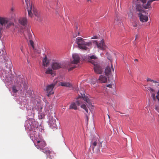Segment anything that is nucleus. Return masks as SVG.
Wrapping results in <instances>:
<instances>
[{
  "label": "nucleus",
  "mask_w": 159,
  "mask_h": 159,
  "mask_svg": "<svg viewBox=\"0 0 159 159\" xmlns=\"http://www.w3.org/2000/svg\"><path fill=\"white\" fill-rule=\"evenodd\" d=\"M34 144L36 147L40 150H42V151L47 155V158L48 159H54V154L53 152L49 150L48 148H43L46 146L45 141L41 139H38L35 137V136L32 139Z\"/></svg>",
  "instance_id": "f257e3e1"
},
{
  "label": "nucleus",
  "mask_w": 159,
  "mask_h": 159,
  "mask_svg": "<svg viewBox=\"0 0 159 159\" xmlns=\"http://www.w3.org/2000/svg\"><path fill=\"white\" fill-rule=\"evenodd\" d=\"M76 42L78 44L79 48L85 50H87L88 49L87 46H90L92 44L91 41L85 42L83 39L80 37L76 38Z\"/></svg>",
  "instance_id": "f03ea898"
},
{
  "label": "nucleus",
  "mask_w": 159,
  "mask_h": 159,
  "mask_svg": "<svg viewBox=\"0 0 159 159\" xmlns=\"http://www.w3.org/2000/svg\"><path fill=\"white\" fill-rule=\"evenodd\" d=\"M26 4L27 5V10L28 12V16L32 17L33 16L32 12L36 16H37V9L34 8V7H32V5H30L29 3V7L28 5V2H29L28 0H25Z\"/></svg>",
  "instance_id": "7ed1b4c3"
},
{
  "label": "nucleus",
  "mask_w": 159,
  "mask_h": 159,
  "mask_svg": "<svg viewBox=\"0 0 159 159\" xmlns=\"http://www.w3.org/2000/svg\"><path fill=\"white\" fill-rule=\"evenodd\" d=\"M93 65L94 70L95 73L98 74H101L102 73L103 71V68L99 64L97 63L91 62Z\"/></svg>",
  "instance_id": "20e7f679"
},
{
  "label": "nucleus",
  "mask_w": 159,
  "mask_h": 159,
  "mask_svg": "<svg viewBox=\"0 0 159 159\" xmlns=\"http://www.w3.org/2000/svg\"><path fill=\"white\" fill-rule=\"evenodd\" d=\"M102 147V143L101 142L98 143L97 141H94L91 144V147L93 152L95 151L98 152L100 151L99 148Z\"/></svg>",
  "instance_id": "39448f33"
},
{
  "label": "nucleus",
  "mask_w": 159,
  "mask_h": 159,
  "mask_svg": "<svg viewBox=\"0 0 159 159\" xmlns=\"http://www.w3.org/2000/svg\"><path fill=\"white\" fill-rule=\"evenodd\" d=\"M82 103V99H78L76 102V103L73 102L71 103L70 106V109H72L74 110H76L77 109L76 104L80 106Z\"/></svg>",
  "instance_id": "423d86ee"
},
{
  "label": "nucleus",
  "mask_w": 159,
  "mask_h": 159,
  "mask_svg": "<svg viewBox=\"0 0 159 159\" xmlns=\"http://www.w3.org/2000/svg\"><path fill=\"white\" fill-rule=\"evenodd\" d=\"M64 65L61 62H55L52 63V67L53 70L58 69L60 68H63Z\"/></svg>",
  "instance_id": "0eeeda50"
},
{
  "label": "nucleus",
  "mask_w": 159,
  "mask_h": 159,
  "mask_svg": "<svg viewBox=\"0 0 159 159\" xmlns=\"http://www.w3.org/2000/svg\"><path fill=\"white\" fill-rule=\"evenodd\" d=\"M55 85V84H52L47 86L46 90L48 93V96L49 97L50 95L54 93L52 90Z\"/></svg>",
  "instance_id": "6e6552de"
},
{
  "label": "nucleus",
  "mask_w": 159,
  "mask_h": 159,
  "mask_svg": "<svg viewBox=\"0 0 159 159\" xmlns=\"http://www.w3.org/2000/svg\"><path fill=\"white\" fill-rule=\"evenodd\" d=\"M93 43L96 45L98 48L101 50H104L106 47V45L103 39L99 43H98V41L97 40L94 41Z\"/></svg>",
  "instance_id": "1a4fd4ad"
},
{
  "label": "nucleus",
  "mask_w": 159,
  "mask_h": 159,
  "mask_svg": "<svg viewBox=\"0 0 159 159\" xmlns=\"http://www.w3.org/2000/svg\"><path fill=\"white\" fill-rule=\"evenodd\" d=\"M143 13H137L139 17L140 20L142 22H145L148 20V17L147 16L144 15Z\"/></svg>",
  "instance_id": "9d476101"
},
{
  "label": "nucleus",
  "mask_w": 159,
  "mask_h": 159,
  "mask_svg": "<svg viewBox=\"0 0 159 159\" xmlns=\"http://www.w3.org/2000/svg\"><path fill=\"white\" fill-rule=\"evenodd\" d=\"M73 61L71 62L72 64H77L80 61V58L78 54H73Z\"/></svg>",
  "instance_id": "9b49d317"
},
{
  "label": "nucleus",
  "mask_w": 159,
  "mask_h": 159,
  "mask_svg": "<svg viewBox=\"0 0 159 159\" xmlns=\"http://www.w3.org/2000/svg\"><path fill=\"white\" fill-rule=\"evenodd\" d=\"M98 80L100 83H105L107 82V78L105 76L101 75L99 76Z\"/></svg>",
  "instance_id": "f8f14e48"
},
{
  "label": "nucleus",
  "mask_w": 159,
  "mask_h": 159,
  "mask_svg": "<svg viewBox=\"0 0 159 159\" xmlns=\"http://www.w3.org/2000/svg\"><path fill=\"white\" fill-rule=\"evenodd\" d=\"M112 69V70L113 71H114V69L113 68V66L111 64V68L109 66H107V67L105 70V75H108L110 74V73L111 72V69Z\"/></svg>",
  "instance_id": "ddd939ff"
},
{
  "label": "nucleus",
  "mask_w": 159,
  "mask_h": 159,
  "mask_svg": "<svg viewBox=\"0 0 159 159\" xmlns=\"http://www.w3.org/2000/svg\"><path fill=\"white\" fill-rule=\"evenodd\" d=\"M21 87V85L20 84H17L16 86L15 85L13 86L12 87V92L14 93H17L18 90H19Z\"/></svg>",
  "instance_id": "4468645a"
},
{
  "label": "nucleus",
  "mask_w": 159,
  "mask_h": 159,
  "mask_svg": "<svg viewBox=\"0 0 159 159\" xmlns=\"http://www.w3.org/2000/svg\"><path fill=\"white\" fill-rule=\"evenodd\" d=\"M136 11L138 12V13H144L145 11L143 10L142 7L141 5L137 4L136 6Z\"/></svg>",
  "instance_id": "2eb2a0df"
},
{
  "label": "nucleus",
  "mask_w": 159,
  "mask_h": 159,
  "mask_svg": "<svg viewBox=\"0 0 159 159\" xmlns=\"http://www.w3.org/2000/svg\"><path fill=\"white\" fill-rule=\"evenodd\" d=\"M8 22L7 18L0 17V24L2 26L5 25Z\"/></svg>",
  "instance_id": "dca6fc26"
},
{
  "label": "nucleus",
  "mask_w": 159,
  "mask_h": 159,
  "mask_svg": "<svg viewBox=\"0 0 159 159\" xmlns=\"http://www.w3.org/2000/svg\"><path fill=\"white\" fill-rule=\"evenodd\" d=\"M27 19L25 17L20 18L19 20L20 23L23 25H25L27 23Z\"/></svg>",
  "instance_id": "f3484780"
},
{
  "label": "nucleus",
  "mask_w": 159,
  "mask_h": 159,
  "mask_svg": "<svg viewBox=\"0 0 159 159\" xmlns=\"http://www.w3.org/2000/svg\"><path fill=\"white\" fill-rule=\"evenodd\" d=\"M121 23V18L118 16H116L114 21V23L118 25H120Z\"/></svg>",
  "instance_id": "a211bd4d"
},
{
  "label": "nucleus",
  "mask_w": 159,
  "mask_h": 159,
  "mask_svg": "<svg viewBox=\"0 0 159 159\" xmlns=\"http://www.w3.org/2000/svg\"><path fill=\"white\" fill-rule=\"evenodd\" d=\"M156 1V0H149V1H148L147 3L146 4L144 5V6H143V7L144 8H145V9H148L150 7H151V3L154 1Z\"/></svg>",
  "instance_id": "6ab92c4d"
},
{
  "label": "nucleus",
  "mask_w": 159,
  "mask_h": 159,
  "mask_svg": "<svg viewBox=\"0 0 159 159\" xmlns=\"http://www.w3.org/2000/svg\"><path fill=\"white\" fill-rule=\"evenodd\" d=\"M51 127L53 129H57L58 126L56 124L55 120H53L52 123H51Z\"/></svg>",
  "instance_id": "aec40b11"
},
{
  "label": "nucleus",
  "mask_w": 159,
  "mask_h": 159,
  "mask_svg": "<svg viewBox=\"0 0 159 159\" xmlns=\"http://www.w3.org/2000/svg\"><path fill=\"white\" fill-rule=\"evenodd\" d=\"M60 85L62 86L65 87H72V84L69 82H61L60 84Z\"/></svg>",
  "instance_id": "412c9836"
},
{
  "label": "nucleus",
  "mask_w": 159,
  "mask_h": 159,
  "mask_svg": "<svg viewBox=\"0 0 159 159\" xmlns=\"http://www.w3.org/2000/svg\"><path fill=\"white\" fill-rule=\"evenodd\" d=\"M43 65L44 66H47L49 63V61L47 60L46 57H45L43 61Z\"/></svg>",
  "instance_id": "4be33fe9"
},
{
  "label": "nucleus",
  "mask_w": 159,
  "mask_h": 159,
  "mask_svg": "<svg viewBox=\"0 0 159 159\" xmlns=\"http://www.w3.org/2000/svg\"><path fill=\"white\" fill-rule=\"evenodd\" d=\"M45 73L47 74L52 75L53 74V71L51 68H48L46 70Z\"/></svg>",
  "instance_id": "5701e85b"
},
{
  "label": "nucleus",
  "mask_w": 159,
  "mask_h": 159,
  "mask_svg": "<svg viewBox=\"0 0 159 159\" xmlns=\"http://www.w3.org/2000/svg\"><path fill=\"white\" fill-rule=\"evenodd\" d=\"M82 97L84 99V100L87 102V103H89V99L87 97L85 96V94L84 93L83 94L81 93H80Z\"/></svg>",
  "instance_id": "b1692460"
},
{
  "label": "nucleus",
  "mask_w": 159,
  "mask_h": 159,
  "mask_svg": "<svg viewBox=\"0 0 159 159\" xmlns=\"http://www.w3.org/2000/svg\"><path fill=\"white\" fill-rule=\"evenodd\" d=\"M80 107L84 109L87 113L88 112V109L87 108L85 104H82L80 106Z\"/></svg>",
  "instance_id": "393cba45"
},
{
  "label": "nucleus",
  "mask_w": 159,
  "mask_h": 159,
  "mask_svg": "<svg viewBox=\"0 0 159 159\" xmlns=\"http://www.w3.org/2000/svg\"><path fill=\"white\" fill-rule=\"evenodd\" d=\"M128 16L129 18L130 19H133V14L131 11H129V12L128 13Z\"/></svg>",
  "instance_id": "a878e982"
},
{
  "label": "nucleus",
  "mask_w": 159,
  "mask_h": 159,
  "mask_svg": "<svg viewBox=\"0 0 159 159\" xmlns=\"http://www.w3.org/2000/svg\"><path fill=\"white\" fill-rule=\"evenodd\" d=\"M29 43L30 45L34 49V43L33 41L31 39H30L29 41Z\"/></svg>",
  "instance_id": "bb28decb"
},
{
  "label": "nucleus",
  "mask_w": 159,
  "mask_h": 159,
  "mask_svg": "<svg viewBox=\"0 0 159 159\" xmlns=\"http://www.w3.org/2000/svg\"><path fill=\"white\" fill-rule=\"evenodd\" d=\"M147 81H151L152 82H153L154 83H155V84L158 83L156 81L154 80H152L151 79L149 78H147Z\"/></svg>",
  "instance_id": "cd10ccee"
},
{
  "label": "nucleus",
  "mask_w": 159,
  "mask_h": 159,
  "mask_svg": "<svg viewBox=\"0 0 159 159\" xmlns=\"http://www.w3.org/2000/svg\"><path fill=\"white\" fill-rule=\"evenodd\" d=\"M147 89L148 90L150 91V92H154V90L153 89H152V88H151L150 87H148L147 88Z\"/></svg>",
  "instance_id": "c85d7f7f"
},
{
  "label": "nucleus",
  "mask_w": 159,
  "mask_h": 159,
  "mask_svg": "<svg viewBox=\"0 0 159 159\" xmlns=\"http://www.w3.org/2000/svg\"><path fill=\"white\" fill-rule=\"evenodd\" d=\"M97 57L95 56L94 55H92L90 57V58L91 59H97Z\"/></svg>",
  "instance_id": "c756f323"
},
{
  "label": "nucleus",
  "mask_w": 159,
  "mask_h": 159,
  "mask_svg": "<svg viewBox=\"0 0 159 159\" xmlns=\"http://www.w3.org/2000/svg\"><path fill=\"white\" fill-rule=\"evenodd\" d=\"M155 109L159 113V107L157 106H155Z\"/></svg>",
  "instance_id": "7c9ffc66"
},
{
  "label": "nucleus",
  "mask_w": 159,
  "mask_h": 159,
  "mask_svg": "<svg viewBox=\"0 0 159 159\" xmlns=\"http://www.w3.org/2000/svg\"><path fill=\"white\" fill-rule=\"evenodd\" d=\"M157 95L156 96V98L159 101V90H158L157 92Z\"/></svg>",
  "instance_id": "2f4dec72"
},
{
  "label": "nucleus",
  "mask_w": 159,
  "mask_h": 159,
  "mask_svg": "<svg viewBox=\"0 0 159 159\" xmlns=\"http://www.w3.org/2000/svg\"><path fill=\"white\" fill-rule=\"evenodd\" d=\"M152 97L154 100L155 99L156 96H155V94L154 93H152Z\"/></svg>",
  "instance_id": "473e14b6"
},
{
  "label": "nucleus",
  "mask_w": 159,
  "mask_h": 159,
  "mask_svg": "<svg viewBox=\"0 0 159 159\" xmlns=\"http://www.w3.org/2000/svg\"><path fill=\"white\" fill-rule=\"evenodd\" d=\"M75 68V66H72L71 67H70V68H69V69H68V71H70L71 70H72L73 69H74V68Z\"/></svg>",
  "instance_id": "72a5a7b5"
},
{
  "label": "nucleus",
  "mask_w": 159,
  "mask_h": 159,
  "mask_svg": "<svg viewBox=\"0 0 159 159\" xmlns=\"http://www.w3.org/2000/svg\"><path fill=\"white\" fill-rule=\"evenodd\" d=\"M132 25L134 27H136L137 26V24L135 22L133 23Z\"/></svg>",
  "instance_id": "f704fd0d"
},
{
  "label": "nucleus",
  "mask_w": 159,
  "mask_h": 159,
  "mask_svg": "<svg viewBox=\"0 0 159 159\" xmlns=\"http://www.w3.org/2000/svg\"><path fill=\"white\" fill-rule=\"evenodd\" d=\"M28 36L29 38V39L30 40L31 39V38L32 37L31 35L30 34L28 33Z\"/></svg>",
  "instance_id": "c9c22d12"
},
{
  "label": "nucleus",
  "mask_w": 159,
  "mask_h": 159,
  "mask_svg": "<svg viewBox=\"0 0 159 159\" xmlns=\"http://www.w3.org/2000/svg\"><path fill=\"white\" fill-rule=\"evenodd\" d=\"M98 39L97 37V36H94L91 38L92 39Z\"/></svg>",
  "instance_id": "e433bc0d"
},
{
  "label": "nucleus",
  "mask_w": 159,
  "mask_h": 159,
  "mask_svg": "<svg viewBox=\"0 0 159 159\" xmlns=\"http://www.w3.org/2000/svg\"><path fill=\"white\" fill-rule=\"evenodd\" d=\"M107 86L108 87H109L110 88H111L112 87V85L111 84H108L107 85Z\"/></svg>",
  "instance_id": "4c0bfd02"
},
{
  "label": "nucleus",
  "mask_w": 159,
  "mask_h": 159,
  "mask_svg": "<svg viewBox=\"0 0 159 159\" xmlns=\"http://www.w3.org/2000/svg\"><path fill=\"white\" fill-rule=\"evenodd\" d=\"M86 119H87V121L88 122V120H89L88 116L87 115H86Z\"/></svg>",
  "instance_id": "58836bf2"
},
{
  "label": "nucleus",
  "mask_w": 159,
  "mask_h": 159,
  "mask_svg": "<svg viewBox=\"0 0 159 159\" xmlns=\"http://www.w3.org/2000/svg\"><path fill=\"white\" fill-rule=\"evenodd\" d=\"M14 8L13 7H12L11 9V11H13L14 10Z\"/></svg>",
  "instance_id": "ea45409f"
},
{
  "label": "nucleus",
  "mask_w": 159,
  "mask_h": 159,
  "mask_svg": "<svg viewBox=\"0 0 159 159\" xmlns=\"http://www.w3.org/2000/svg\"><path fill=\"white\" fill-rule=\"evenodd\" d=\"M134 61H138V60L137 59H135L134 60Z\"/></svg>",
  "instance_id": "a19ab883"
},
{
  "label": "nucleus",
  "mask_w": 159,
  "mask_h": 159,
  "mask_svg": "<svg viewBox=\"0 0 159 159\" xmlns=\"http://www.w3.org/2000/svg\"><path fill=\"white\" fill-rule=\"evenodd\" d=\"M107 116H108V117L109 119H110V116H109V115H108V114H107Z\"/></svg>",
  "instance_id": "79ce46f5"
},
{
  "label": "nucleus",
  "mask_w": 159,
  "mask_h": 159,
  "mask_svg": "<svg viewBox=\"0 0 159 159\" xmlns=\"http://www.w3.org/2000/svg\"><path fill=\"white\" fill-rule=\"evenodd\" d=\"M76 36H77V35H76L75 36H73L74 38H75L76 37Z\"/></svg>",
  "instance_id": "37998d69"
},
{
  "label": "nucleus",
  "mask_w": 159,
  "mask_h": 159,
  "mask_svg": "<svg viewBox=\"0 0 159 159\" xmlns=\"http://www.w3.org/2000/svg\"><path fill=\"white\" fill-rule=\"evenodd\" d=\"M145 2H146V1H143V3H145Z\"/></svg>",
  "instance_id": "c03bdc74"
},
{
  "label": "nucleus",
  "mask_w": 159,
  "mask_h": 159,
  "mask_svg": "<svg viewBox=\"0 0 159 159\" xmlns=\"http://www.w3.org/2000/svg\"><path fill=\"white\" fill-rule=\"evenodd\" d=\"M137 39V37L136 36V38H135V40H136V39Z\"/></svg>",
  "instance_id": "a18cd8bd"
},
{
  "label": "nucleus",
  "mask_w": 159,
  "mask_h": 159,
  "mask_svg": "<svg viewBox=\"0 0 159 159\" xmlns=\"http://www.w3.org/2000/svg\"><path fill=\"white\" fill-rule=\"evenodd\" d=\"M87 0V1H88V2L91 1V0Z\"/></svg>",
  "instance_id": "49530a36"
},
{
  "label": "nucleus",
  "mask_w": 159,
  "mask_h": 159,
  "mask_svg": "<svg viewBox=\"0 0 159 159\" xmlns=\"http://www.w3.org/2000/svg\"><path fill=\"white\" fill-rule=\"evenodd\" d=\"M158 86H159V83H158Z\"/></svg>",
  "instance_id": "de8ad7c7"
},
{
  "label": "nucleus",
  "mask_w": 159,
  "mask_h": 159,
  "mask_svg": "<svg viewBox=\"0 0 159 159\" xmlns=\"http://www.w3.org/2000/svg\"><path fill=\"white\" fill-rule=\"evenodd\" d=\"M35 134V133H34V135Z\"/></svg>",
  "instance_id": "09e8293b"
},
{
  "label": "nucleus",
  "mask_w": 159,
  "mask_h": 159,
  "mask_svg": "<svg viewBox=\"0 0 159 159\" xmlns=\"http://www.w3.org/2000/svg\"><path fill=\"white\" fill-rule=\"evenodd\" d=\"M35 134V133H34V135Z\"/></svg>",
  "instance_id": "8fccbe9b"
},
{
  "label": "nucleus",
  "mask_w": 159,
  "mask_h": 159,
  "mask_svg": "<svg viewBox=\"0 0 159 159\" xmlns=\"http://www.w3.org/2000/svg\"><path fill=\"white\" fill-rule=\"evenodd\" d=\"M35 134V133H34V135Z\"/></svg>",
  "instance_id": "3c124183"
},
{
  "label": "nucleus",
  "mask_w": 159,
  "mask_h": 159,
  "mask_svg": "<svg viewBox=\"0 0 159 159\" xmlns=\"http://www.w3.org/2000/svg\"><path fill=\"white\" fill-rule=\"evenodd\" d=\"M21 51L22 52V49H21Z\"/></svg>",
  "instance_id": "603ef678"
}]
</instances>
